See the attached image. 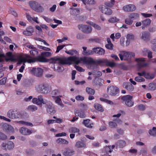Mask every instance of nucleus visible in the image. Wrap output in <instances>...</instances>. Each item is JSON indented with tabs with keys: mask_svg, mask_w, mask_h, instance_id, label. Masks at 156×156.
<instances>
[{
	"mask_svg": "<svg viewBox=\"0 0 156 156\" xmlns=\"http://www.w3.org/2000/svg\"><path fill=\"white\" fill-rule=\"evenodd\" d=\"M27 109L28 110L33 112L37 110V107L34 105H30L28 107Z\"/></svg>",
	"mask_w": 156,
	"mask_h": 156,
	"instance_id": "79ce46f5",
	"label": "nucleus"
},
{
	"mask_svg": "<svg viewBox=\"0 0 156 156\" xmlns=\"http://www.w3.org/2000/svg\"><path fill=\"white\" fill-rule=\"evenodd\" d=\"M108 124L110 127L112 128H115L117 126L116 123L113 122H110Z\"/></svg>",
	"mask_w": 156,
	"mask_h": 156,
	"instance_id": "5fc2aeb1",
	"label": "nucleus"
},
{
	"mask_svg": "<svg viewBox=\"0 0 156 156\" xmlns=\"http://www.w3.org/2000/svg\"><path fill=\"white\" fill-rule=\"evenodd\" d=\"M3 129L7 132H13V131L12 127L11 125L7 124H5L3 125Z\"/></svg>",
	"mask_w": 156,
	"mask_h": 156,
	"instance_id": "4be33fe9",
	"label": "nucleus"
},
{
	"mask_svg": "<svg viewBox=\"0 0 156 156\" xmlns=\"http://www.w3.org/2000/svg\"><path fill=\"white\" fill-rule=\"evenodd\" d=\"M20 131L21 134L25 135H30L33 133L32 130L29 129L25 127L20 128Z\"/></svg>",
	"mask_w": 156,
	"mask_h": 156,
	"instance_id": "dca6fc26",
	"label": "nucleus"
},
{
	"mask_svg": "<svg viewBox=\"0 0 156 156\" xmlns=\"http://www.w3.org/2000/svg\"><path fill=\"white\" fill-rule=\"evenodd\" d=\"M78 101H83L84 99V98L80 95H78L75 98Z\"/></svg>",
	"mask_w": 156,
	"mask_h": 156,
	"instance_id": "774afa93",
	"label": "nucleus"
},
{
	"mask_svg": "<svg viewBox=\"0 0 156 156\" xmlns=\"http://www.w3.org/2000/svg\"><path fill=\"white\" fill-rule=\"evenodd\" d=\"M135 60L137 62V65L140 67H146L148 65L147 63H145L146 59L144 58H136Z\"/></svg>",
	"mask_w": 156,
	"mask_h": 156,
	"instance_id": "ddd939ff",
	"label": "nucleus"
},
{
	"mask_svg": "<svg viewBox=\"0 0 156 156\" xmlns=\"http://www.w3.org/2000/svg\"><path fill=\"white\" fill-rule=\"evenodd\" d=\"M122 87L128 91H132L134 89V87L132 84L129 82H125L123 83Z\"/></svg>",
	"mask_w": 156,
	"mask_h": 156,
	"instance_id": "f3484780",
	"label": "nucleus"
},
{
	"mask_svg": "<svg viewBox=\"0 0 156 156\" xmlns=\"http://www.w3.org/2000/svg\"><path fill=\"white\" fill-rule=\"evenodd\" d=\"M115 2V0H110V1L105 2V5L107 6L112 7L114 4Z\"/></svg>",
	"mask_w": 156,
	"mask_h": 156,
	"instance_id": "f704fd0d",
	"label": "nucleus"
},
{
	"mask_svg": "<svg viewBox=\"0 0 156 156\" xmlns=\"http://www.w3.org/2000/svg\"><path fill=\"white\" fill-rule=\"evenodd\" d=\"M105 47L107 49L110 50H112L113 48V45L112 43L108 44L105 45Z\"/></svg>",
	"mask_w": 156,
	"mask_h": 156,
	"instance_id": "e2e57ef3",
	"label": "nucleus"
},
{
	"mask_svg": "<svg viewBox=\"0 0 156 156\" xmlns=\"http://www.w3.org/2000/svg\"><path fill=\"white\" fill-rule=\"evenodd\" d=\"M44 9L43 8L39 3L34 10L38 12H42L43 11Z\"/></svg>",
	"mask_w": 156,
	"mask_h": 156,
	"instance_id": "a19ab883",
	"label": "nucleus"
},
{
	"mask_svg": "<svg viewBox=\"0 0 156 156\" xmlns=\"http://www.w3.org/2000/svg\"><path fill=\"white\" fill-rule=\"evenodd\" d=\"M94 108L97 110L101 112H103L104 109L101 105L98 103H95L94 105Z\"/></svg>",
	"mask_w": 156,
	"mask_h": 156,
	"instance_id": "72a5a7b5",
	"label": "nucleus"
},
{
	"mask_svg": "<svg viewBox=\"0 0 156 156\" xmlns=\"http://www.w3.org/2000/svg\"><path fill=\"white\" fill-rule=\"evenodd\" d=\"M7 78L6 77L3 78L0 80V85H5L6 83Z\"/></svg>",
	"mask_w": 156,
	"mask_h": 156,
	"instance_id": "4d7b16f0",
	"label": "nucleus"
},
{
	"mask_svg": "<svg viewBox=\"0 0 156 156\" xmlns=\"http://www.w3.org/2000/svg\"><path fill=\"white\" fill-rule=\"evenodd\" d=\"M112 151V150L111 148V146H106L105 147V152L106 153L108 152L111 153Z\"/></svg>",
	"mask_w": 156,
	"mask_h": 156,
	"instance_id": "052dcab7",
	"label": "nucleus"
},
{
	"mask_svg": "<svg viewBox=\"0 0 156 156\" xmlns=\"http://www.w3.org/2000/svg\"><path fill=\"white\" fill-rule=\"evenodd\" d=\"M75 146L76 147L78 148L82 147L85 148L86 147V145L85 143L79 141L76 142Z\"/></svg>",
	"mask_w": 156,
	"mask_h": 156,
	"instance_id": "cd10ccee",
	"label": "nucleus"
},
{
	"mask_svg": "<svg viewBox=\"0 0 156 156\" xmlns=\"http://www.w3.org/2000/svg\"><path fill=\"white\" fill-rule=\"evenodd\" d=\"M99 9L102 13L107 15H110L112 13V11L111 9L106 7L105 6H101Z\"/></svg>",
	"mask_w": 156,
	"mask_h": 156,
	"instance_id": "2eb2a0df",
	"label": "nucleus"
},
{
	"mask_svg": "<svg viewBox=\"0 0 156 156\" xmlns=\"http://www.w3.org/2000/svg\"><path fill=\"white\" fill-rule=\"evenodd\" d=\"M89 24L92 26L94 28L98 30H101V27L100 26L95 24L94 23L92 22H90L89 23Z\"/></svg>",
	"mask_w": 156,
	"mask_h": 156,
	"instance_id": "ea45409f",
	"label": "nucleus"
},
{
	"mask_svg": "<svg viewBox=\"0 0 156 156\" xmlns=\"http://www.w3.org/2000/svg\"><path fill=\"white\" fill-rule=\"evenodd\" d=\"M42 17L48 23H50L51 22H52V20L47 17H46L44 16H42Z\"/></svg>",
	"mask_w": 156,
	"mask_h": 156,
	"instance_id": "338daca9",
	"label": "nucleus"
},
{
	"mask_svg": "<svg viewBox=\"0 0 156 156\" xmlns=\"http://www.w3.org/2000/svg\"><path fill=\"white\" fill-rule=\"evenodd\" d=\"M7 116L12 119H16L23 117V113L15 110L10 109L7 113Z\"/></svg>",
	"mask_w": 156,
	"mask_h": 156,
	"instance_id": "7ed1b4c3",
	"label": "nucleus"
},
{
	"mask_svg": "<svg viewBox=\"0 0 156 156\" xmlns=\"http://www.w3.org/2000/svg\"><path fill=\"white\" fill-rule=\"evenodd\" d=\"M0 119L9 122L11 121L10 119L2 115H0Z\"/></svg>",
	"mask_w": 156,
	"mask_h": 156,
	"instance_id": "680f3d73",
	"label": "nucleus"
},
{
	"mask_svg": "<svg viewBox=\"0 0 156 156\" xmlns=\"http://www.w3.org/2000/svg\"><path fill=\"white\" fill-rule=\"evenodd\" d=\"M33 58L34 59V58ZM34 59H35V61L36 59L38 61L41 62H46L48 61V60L41 55V56H38Z\"/></svg>",
	"mask_w": 156,
	"mask_h": 156,
	"instance_id": "393cba45",
	"label": "nucleus"
},
{
	"mask_svg": "<svg viewBox=\"0 0 156 156\" xmlns=\"http://www.w3.org/2000/svg\"><path fill=\"white\" fill-rule=\"evenodd\" d=\"M39 3L34 1H30L29 2V4L31 8L35 10L37 6Z\"/></svg>",
	"mask_w": 156,
	"mask_h": 156,
	"instance_id": "a878e982",
	"label": "nucleus"
},
{
	"mask_svg": "<svg viewBox=\"0 0 156 156\" xmlns=\"http://www.w3.org/2000/svg\"><path fill=\"white\" fill-rule=\"evenodd\" d=\"M106 63L108 66L112 68L115 65V63L113 62H110L109 61L106 60Z\"/></svg>",
	"mask_w": 156,
	"mask_h": 156,
	"instance_id": "de8ad7c7",
	"label": "nucleus"
},
{
	"mask_svg": "<svg viewBox=\"0 0 156 156\" xmlns=\"http://www.w3.org/2000/svg\"><path fill=\"white\" fill-rule=\"evenodd\" d=\"M121 60H129L132 57H134L135 54L131 52H126L122 51H121L119 54Z\"/></svg>",
	"mask_w": 156,
	"mask_h": 156,
	"instance_id": "20e7f679",
	"label": "nucleus"
},
{
	"mask_svg": "<svg viewBox=\"0 0 156 156\" xmlns=\"http://www.w3.org/2000/svg\"><path fill=\"white\" fill-rule=\"evenodd\" d=\"M56 142L58 144L67 145L68 144V141L66 140L61 138H59L56 140Z\"/></svg>",
	"mask_w": 156,
	"mask_h": 156,
	"instance_id": "c756f323",
	"label": "nucleus"
},
{
	"mask_svg": "<svg viewBox=\"0 0 156 156\" xmlns=\"http://www.w3.org/2000/svg\"><path fill=\"white\" fill-rule=\"evenodd\" d=\"M1 146L4 150H10L14 147V144L12 142L8 141L5 143H2Z\"/></svg>",
	"mask_w": 156,
	"mask_h": 156,
	"instance_id": "1a4fd4ad",
	"label": "nucleus"
},
{
	"mask_svg": "<svg viewBox=\"0 0 156 156\" xmlns=\"http://www.w3.org/2000/svg\"><path fill=\"white\" fill-rule=\"evenodd\" d=\"M81 61L89 63L91 66L96 65V61L91 58L87 59L85 57L79 58L76 57L71 56L67 58H60L55 57L51 58L49 60L50 63H60L62 65L70 64L72 62H74L76 64H78Z\"/></svg>",
	"mask_w": 156,
	"mask_h": 156,
	"instance_id": "f257e3e1",
	"label": "nucleus"
},
{
	"mask_svg": "<svg viewBox=\"0 0 156 156\" xmlns=\"http://www.w3.org/2000/svg\"><path fill=\"white\" fill-rule=\"evenodd\" d=\"M80 10L78 9H73L70 11V13L72 15H74L76 12H80Z\"/></svg>",
	"mask_w": 156,
	"mask_h": 156,
	"instance_id": "6e6d98bb",
	"label": "nucleus"
},
{
	"mask_svg": "<svg viewBox=\"0 0 156 156\" xmlns=\"http://www.w3.org/2000/svg\"><path fill=\"white\" fill-rule=\"evenodd\" d=\"M135 80L137 82H142L145 81L144 79L140 76H136L135 78Z\"/></svg>",
	"mask_w": 156,
	"mask_h": 156,
	"instance_id": "49530a36",
	"label": "nucleus"
},
{
	"mask_svg": "<svg viewBox=\"0 0 156 156\" xmlns=\"http://www.w3.org/2000/svg\"><path fill=\"white\" fill-rule=\"evenodd\" d=\"M35 90L37 92L44 94H47L51 91L49 86L47 84L44 83H41L36 85Z\"/></svg>",
	"mask_w": 156,
	"mask_h": 156,
	"instance_id": "f03ea898",
	"label": "nucleus"
},
{
	"mask_svg": "<svg viewBox=\"0 0 156 156\" xmlns=\"http://www.w3.org/2000/svg\"><path fill=\"white\" fill-rule=\"evenodd\" d=\"M106 60H100L96 61V65L97 66L98 65H100L101 63H106Z\"/></svg>",
	"mask_w": 156,
	"mask_h": 156,
	"instance_id": "bf43d9fd",
	"label": "nucleus"
},
{
	"mask_svg": "<svg viewBox=\"0 0 156 156\" xmlns=\"http://www.w3.org/2000/svg\"><path fill=\"white\" fill-rule=\"evenodd\" d=\"M125 23L127 25H131L133 23V21L132 20H131L129 17L126 18L125 20Z\"/></svg>",
	"mask_w": 156,
	"mask_h": 156,
	"instance_id": "09e8293b",
	"label": "nucleus"
},
{
	"mask_svg": "<svg viewBox=\"0 0 156 156\" xmlns=\"http://www.w3.org/2000/svg\"><path fill=\"white\" fill-rule=\"evenodd\" d=\"M32 102L34 104L38 105H41L42 103L46 104V102L43 99L42 95L38 96L37 98H34L32 100Z\"/></svg>",
	"mask_w": 156,
	"mask_h": 156,
	"instance_id": "9b49d317",
	"label": "nucleus"
},
{
	"mask_svg": "<svg viewBox=\"0 0 156 156\" xmlns=\"http://www.w3.org/2000/svg\"><path fill=\"white\" fill-rule=\"evenodd\" d=\"M18 122L20 124L25 126H29L31 127L33 126V124L32 123L25 121H19Z\"/></svg>",
	"mask_w": 156,
	"mask_h": 156,
	"instance_id": "e433bc0d",
	"label": "nucleus"
},
{
	"mask_svg": "<svg viewBox=\"0 0 156 156\" xmlns=\"http://www.w3.org/2000/svg\"><path fill=\"white\" fill-rule=\"evenodd\" d=\"M83 51L82 54L84 55H90L93 54V49L92 50H87V47H83L82 48Z\"/></svg>",
	"mask_w": 156,
	"mask_h": 156,
	"instance_id": "412c9836",
	"label": "nucleus"
},
{
	"mask_svg": "<svg viewBox=\"0 0 156 156\" xmlns=\"http://www.w3.org/2000/svg\"><path fill=\"white\" fill-rule=\"evenodd\" d=\"M100 143L98 142H94L92 144V146L93 147H98L100 146Z\"/></svg>",
	"mask_w": 156,
	"mask_h": 156,
	"instance_id": "0e129e2a",
	"label": "nucleus"
},
{
	"mask_svg": "<svg viewBox=\"0 0 156 156\" xmlns=\"http://www.w3.org/2000/svg\"><path fill=\"white\" fill-rule=\"evenodd\" d=\"M116 144L117 147H123L126 146V143L123 140H121L119 141L116 143Z\"/></svg>",
	"mask_w": 156,
	"mask_h": 156,
	"instance_id": "7c9ffc66",
	"label": "nucleus"
},
{
	"mask_svg": "<svg viewBox=\"0 0 156 156\" xmlns=\"http://www.w3.org/2000/svg\"><path fill=\"white\" fill-rule=\"evenodd\" d=\"M151 22V20L150 19H146L142 21V25L144 27L149 26Z\"/></svg>",
	"mask_w": 156,
	"mask_h": 156,
	"instance_id": "bb28decb",
	"label": "nucleus"
},
{
	"mask_svg": "<svg viewBox=\"0 0 156 156\" xmlns=\"http://www.w3.org/2000/svg\"><path fill=\"white\" fill-rule=\"evenodd\" d=\"M154 76V74L151 73H146V72L145 74L144 75V77L145 78L149 80L153 79Z\"/></svg>",
	"mask_w": 156,
	"mask_h": 156,
	"instance_id": "c85d7f7f",
	"label": "nucleus"
},
{
	"mask_svg": "<svg viewBox=\"0 0 156 156\" xmlns=\"http://www.w3.org/2000/svg\"><path fill=\"white\" fill-rule=\"evenodd\" d=\"M51 94L52 95V97L54 98L59 97H62L61 96L59 95V92L58 90H53Z\"/></svg>",
	"mask_w": 156,
	"mask_h": 156,
	"instance_id": "473e14b6",
	"label": "nucleus"
},
{
	"mask_svg": "<svg viewBox=\"0 0 156 156\" xmlns=\"http://www.w3.org/2000/svg\"><path fill=\"white\" fill-rule=\"evenodd\" d=\"M81 1L85 5L86 3L89 4H94L95 3L94 0H81Z\"/></svg>",
	"mask_w": 156,
	"mask_h": 156,
	"instance_id": "c03bdc74",
	"label": "nucleus"
},
{
	"mask_svg": "<svg viewBox=\"0 0 156 156\" xmlns=\"http://www.w3.org/2000/svg\"><path fill=\"white\" fill-rule=\"evenodd\" d=\"M74 151L69 148H67L65 149L63 152V154L65 156H72L74 154Z\"/></svg>",
	"mask_w": 156,
	"mask_h": 156,
	"instance_id": "6ab92c4d",
	"label": "nucleus"
},
{
	"mask_svg": "<svg viewBox=\"0 0 156 156\" xmlns=\"http://www.w3.org/2000/svg\"><path fill=\"white\" fill-rule=\"evenodd\" d=\"M93 83L94 85L101 87L104 83V80L101 78H99L98 79H95L93 80Z\"/></svg>",
	"mask_w": 156,
	"mask_h": 156,
	"instance_id": "5701e85b",
	"label": "nucleus"
},
{
	"mask_svg": "<svg viewBox=\"0 0 156 156\" xmlns=\"http://www.w3.org/2000/svg\"><path fill=\"white\" fill-rule=\"evenodd\" d=\"M78 27L83 32L87 34L90 33L92 30L91 26L86 25L80 24L78 26Z\"/></svg>",
	"mask_w": 156,
	"mask_h": 156,
	"instance_id": "0eeeda50",
	"label": "nucleus"
},
{
	"mask_svg": "<svg viewBox=\"0 0 156 156\" xmlns=\"http://www.w3.org/2000/svg\"><path fill=\"white\" fill-rule=\"evenodd\" d=\"M140 37L144 41H148L150 40V34L146 31L143 32L140 34Z\"/></svg>",
	"mask_w": 156,
	"mask_h": 156,
	"instance_id": "4468645a",
	"label": "nucleus"
},
{
	"mask_svg": "<svg viewBox=\"0 0 156 156\" xmlns=\"http://www.w3.org/2000/svg\"><path fill=\"white\" fill-rule=\"evenodd\" d=\"M80 131L79 129L75 127H71L69 129V133H77Z\"/></svg>",
	"mask_w": 156,
	"mask_h": 156,
	"instance_id": "c9c22d12",
	"label": "nucleus"
},
{
	"mask_svg": "<svg viewBox=\"0 0 156 156\" xmlns=\"http://www.w3.org/2000/svg\"><path fill=\"white\" fill-rule=\"evenodd\" d=\"M133 97L129 95H127L123 96L121 99L125 102L126 105L129 107L133 106L134 102L132 100Z\"/></svg>",
	"mask_w": 156,
	"mask_h": 156,
	"instance_id": "39448f33",
	"label": "nucleus"
},
{
	"mask_svg": "<svg viewBox=\"0 0 156 156\" xmlns=\"http://www.w3.org/2000/svg\"><path fill=\"white\" fill-rule=\"evenodd\" d=\"M149 134L152 136H156V127H153L149 131Z\"/></svg>",
	"mask_w": 156,
	"mask_h": 156,
	"instance_id": "2f4dec72",
	"label": "nucleus"
},
{
	"mask_svg": "<svg viewBox=\"0 0 156 156\" xmlns=\"http://www.w3.org/2000/svg\"><path fill=\"white\" fill-rule=\"evenodd\" d=\"M107 92L108 94L111 96H115L119 92V88L116 86L111 85L108 87Z\"/></svg>",
	"mask_w": 156,
	"mask_h": 156,
	"instance_id": "423d86ee",
	"label": "nucleus"
},
{
	"mask_svg": "<svg viewBox=\"0 0 156 156\" xmlns=\"http://www.w3.org/2000/svg\"><path fill=\"white\" fill-rule=\"evenodd\" d=\"M90 120L89 119H87L84 120L83 122V123L85 126L88 128H92V125H93V123H90Z\"/></svg>",
	"mask_w": 156,
	"mask_h": 156,
	"instance_id": "b1692460",
	"label": "nucleus"
},
{
	"mask_svg": "<svg viewBox=\"0 0 156 156\" xmlns=\"http://www.w3.org/2000/svg\"><path fill=\"white\" fill-rule=\"evenodd\" d=\"M120 20L119 19L116 17H113L110 18L108 21L110 23H115L119 21Z\"/></svg>",
	"mask_w": 156,
	"mask_h": 156,
	"instance_id": "a18cd8bd",
	"label": "nucleus"
},
{
	"mask_svg": "<svg viewBox=\"0 0 156 156\" xmlns=\"http://www.w3.org/2000/svg\"><path fill=\"white\" fill-rule=\"evenodd\" d=\"M93 54L96 53L99 55H102L104 54L105 51L102 48H93Z\"/></svg>",
	"mask_w": 156,
	"mask_h": 156,
	"instance_id": "aec40b11",
	"label": "nucleus"
},
{
	"mask_svg": "<svg viewBox=\"0 0 156 156\" xmlns=\"http://www.w3.org/2000/svg\"><path fill=\"white\" fill-rule=\"evenodd\" d=\"M47 111L48 113L51 114H54L55 113L54 108L52 103L47 104Z\"/></svg>",
	"mask_w": 156,
	"mask_h": 156,
	"instance_id": "a211bd4d",
	"label": "nucleus"
},
{
	"mask_svg": "<svg viewBox=\"0 0 156 156\" xmlns=\"http://www.w3.org/2000/svg\"><path fill=\"white\" fill-rule=\"evenodd\" d=\"M27 62L29 63H34L35 62V59H33L29 55H26L24 58H20L18 59V63L21 64L23 62Z\"/></svg>",
	"mask_w": 156,
	"mask_h": 156,
	"instance_id": "6e6552de",
	"label": "nucleus"
},
{
	"mask_svg": "<svg viewBox=\"0 0 156 156\" xmlns=\"http://www.w3.org/2000/svg\"><path fill=\"white\" fill-rule=\"evenodd\" d=\"M41 55L45 58V57H48L51 56V53L49 52H44L41 53Z\"/></svg>",
	"mask_w": 156,
	"mask_h": 156,
	"instance_id": "603ef678",
	"label": "nucleus"
},
{
	"mask_svg": "<svg viewBox=\"0 0 156 156\" xmlns=\"http://www.w3.org/2000/svg\"><path fill=\"white\" fill-rule=\"evenodd\" d=\"M66 52L68 54L72 55H73L75 53L76 54L78 53V52L75 50H72L69 51H66Z\"/></svg>",
	"mask_w": 156,
	"mask_h": 156,
	"instance_id": "864d4df0",
	"label": "nucleus"
},
{
	"mask_svg": "<svg viewBox=\"0 0 156 156\" xmlns=\"http://www.w3.org/2000/svg\"><path fill=\"white\" fill-rule=\"evenodd\" d=\"M30 70L32 74L38 77H41L43 72V69L39 68H33Z\"/></svg>",
	"mask_w": 156,
	"mask_h": 156,
	"instance_id": "9d476101",
	"label": "nucleus"
},
{
	"mask_svg": "<svg viewBox=\"0 0 156 156\" xmlns=\"http://www.w3.org/2000/svg\"><path fill=\"white\" fill-rule=\"evenodd\" d=\"M76 114L81 118H84L86 117V115L84 112L81 111H77L76 112Z\"/></svg>",
	"mask_w": 156,
	"mask_h": 156,
	"instance_id": "37998d69",
	"label": "nucleus"
},
{
	"mask_svg": "<svg viewBox=\"0 0 156 156\" xmlns=\"http://www.w3.org/2000/svg\"><path fill=\"white\" fill-rule=\"evenodd\" d=\"M7 139V136L3 133L0 132V140H5Z\"/></svg>",
	"mask_w": 156,
	"mask_h": 156,
	"instance_id": "3c124183",
	"label": "nucleus"
},
{
	"mask_svg": "<svg viewBox=\"0 0 156 156\" xmlns=\"http://www.w3.org/2000/svg\"><path fill=\"white\" fill-rule=\"evenodd\" d=\"M86 92L89 94L94 95L95 94L94 90L88 87H86Z\"/></svg>",
	"mask_w": 156,
	"mask_h": 156,
	"instance_id": "58836bf2",
	"label": "nucleus"
},
{
	"mask_svg": "<svg viewBox=\"0 0 156 156\" xmlns=\"http://www.w3.org/2000/svg\"><path fill=\"white\" fill-rule=\"evenodd\" d=\"M38 53V52L36 51V50H33L30 51V54L33 56L37 55Z\"/></svg>",
	"mask_w": 156,
	"mask_h": 156,
	"instance_id": "13d9d810",
	"label": "nucleus"
},
{
	"mask_svg": "<svg viewBox=\"0 0 156 156\" xmlns=\"http://www.w3.org/2000/svg\"><path fill=\"white\" fill-rule=\"evenodd\" d=\"M75 67L76 69L79 71L84 72V69L80 66L75 65Z\"/></svg>",
	"mask_w": 156,
	"mask_h": 156,
	"instance_id": "69168bd1",
	"label": "nucleus"
},
{
	"mask_svg": "<svg viewBox=\"0 0 156 156\" xmlns=\"http://www.w3.org/2000/svg\"><path fill=\"white\" fill-rule=\"evenodd\" d=\"M136 7L133 5L129 4L124 6L122 9L125 12H131L135 10Z\"/></svg>",
	"mask_w": 156,
	"mask_h": 156,
	"instance_id": "f8f14e48",
	"label": "nucleus"
},
{
	"mask_svg": "<svg viewBox=\"0 0 156 156\" xmlns=\"http://www.w3.org/2000/svg\"><path fill=\"white\" fill-rule=\"evenodd\" d=\"M126 38L128 40H134L135 37L132 34H128L126 35Z\"/></svg>",
	"mask_w": 156,
	"mask_h": 156,
	"instance_id": "8fccbe9b",
	"label": "nucleus"
},
{
	"mask_svg": "<svg viewBox=\"0 0 156 156\" xmlns=\"http://www.w3.org/2000/svg\"><path fill=\"white\" fill-rule=\"evenodd\" d=\"M148 89L151 90H156V83H151L148 85Z\"/></svg>",
	"mask_w": 156,
	"mask_h": 156,
	"instance_id": "4c0bfd02",
	"label": "nucleus"
}]
</instances>
